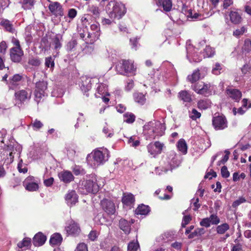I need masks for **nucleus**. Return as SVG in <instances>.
<instances>
[{
  "mask_svg": "<svg viewBox=\"0 0 251 251\" xmlns=\"http://www.w3.org/2000/svg\"><path fill=\"white\" fill-rule=\"evenodd\" d=\"M90 18H91V16L89 14H85L81 19L83 25H87L90 24L91 23L89 22Z\"/></svg>",
  "mask_w": 251,
  "mask_h": 251,
  "instance_id": "55",
  "label": "nucleus"
},
{
  "mask_svg": "<svg viewBox=\"0 0 251 251\" xmlns=\"http://www.w3.org/2000/svg\"><path fill=\"white\" fill-rule=\"evenodd\" d=\"M75 251H88L87 245L84 243H80L77 245Z\"/></svg>",
  "mask_w": 251,
  "mask_h": 251,
  "instance_id": "49",
  "label": "nucleus"
},
{
  "mask_svg": "<svg viewBox=\"0 0 251 251\" xmlns=\"http://www.w3.org/2000/svg\"><path fill=\"white\" fill-rule=\"evenodd\" d=\"M222 70V65L219 63H216L213 68L212 72L215 75H219L221 74V71Z\"/></svg>",
  "mask_w": 251,
  "mask_h": 251,
  "instance_id": "46",
  "label": "nucleus"
},
{
  "mask_svg": "<svg viewBox=\"0 0 251 251\" xmlns=\"http://www.w3.org/2000/svg\"><path fill=\"white\" fill-rule=\"evenodd\" d=\"M9 0H0V12L9 4Z\"/></svg>",
  "mask_w": 251,
  "mask_h": 251,
  "instance_id": "60",
  "label": "nucleus"
},
{
  "mask_svg": "<svg viewBox=\"0 0 251 251\" xmlns=\"http://www.w3.org/2000/svg\"><path fill=\"white\" fill-rule=\"evenodd\" d=\"M62 39V36L57 34L52 39V45L54 46V49L55 50H58L62 47L61 40Z\"/></svg>",
  "mask_w": 251,
  "mask_h": 251,
  "instance_id": "30",
  "label": "nucleus"
},
{
  "mask_svg": "<svg viewBox=\"0 0 251 251\" xmlns=\"http://www.w3.org/2000/svg\"><path fill=\"white\" fill-rule=\"evenodd\" d=\"M247 202V200L246 198L244 196H241L235 201H234L232 204V207L233 208H236L240 204Z\"/></svg>",
  "mask_w": 251,
  "mask_h": 251,
  "instance_id": "40",
  "label": "nucleus"
},
{
  "mask_svg": "<svg viewBox=\"0 0 251 251\" xmlns=\"http://www.w3.org/2000/svg\"><path fill=\"white\" fill-rule=\"evenodd\" d=\"M98 237V233L96 230H91L88 234L89 239L92 241H95Z\"/></svg>",
  "mask_w": 251,
  "mask_h": 251,
  "instance_id": "53",
  "label": "nucleus"
},
{
  "mask_svg": "<svg viewBox=\"0 0 251 251\" xmlns=\"http://www.w3.org/2000/svg\"><path fill=\"white\" fill-rule=\"evenodd\" d=\"M122 202L124 206L131 209L133 207L135 202V197L130 193H123Z\"/></svg>",
  "mask_w": 251,
  "mask_h": 251,
  "instance_id": "12",
  "label": "nucleus"
},
{
  "mask_svg": "<svg viewBox=\"0 0 251 251\" xmlns=\"http://www.w3.org/2000/svg\"><path fill=\"white\" fill-rule=\"evenodd\" d=\"M80 189L83 194L86 195L88 193L95 194L99 191V186L96 182L88 179L82 182Z\"/></svg>",
  "mask_w": 251,
  "mask_h": 251,
  "instance_id": "4",
  "label": "nucleus"
},
{
  "mask_svg": "<svg viewBox=\"0 0 251 251\" xmlns=\"http://www.w3.org/2000/svg\"><path fill=\"white\" fill-rule=\"evenodd\" d=\"M77 14V11L75 8H71L69 10L68 16L71 19H74Z\"/></svg>",
  "mask_w": 251,
  "mask_h": 251,
  "instance_id": "57",
  "label": "nucleus"
},
{
  "mask_svg": "<svg viewBox=\"0 0 251 251\" xmlns=\"http://www.w3.org/2000/svg\"><path fill=\"white\" fill-rule=\"evenodd\" d=\"M28 64L33 66L38 67L41 64V61L38 57L31 56L28 59Z\"/></svg>",
  "mask_w": 251,
  "mask_h": 251,
  "instance_id": "41",
  "label": "nucleus"
},
{
  "mask_svg": "<svg viewBox=\"0 0 251 251\" xmlns=\"http://www.w3.org/2000/svg\"><path fill=\"white\" fill-rule=\"evenodd\" d=\"M246 30V28L244 26H242L240 28H238L234 30L233 32V35L236 37H239L243 35Z\"/></svg>",
  "mask_w": 251,
  "mask_h": 251,
  "instance_id": "48",
  "label": "nucleus"
},
{
  "mask_svg": "<svg viewBox=\"0 0 251 251\" xmlns=\"http://www.w3.org/2000/svg\"><path fill=\"white\" fill-rule=\"evenodd\" d=\"M133 98L135 101L140 105H143L146 101L145 95L141 93H135L133 94Z\"/></svg>",
  "mask_w": 251,
  "mask_h": 251,
  "instance_id": "27",
  "label": "nucleus"
},
{
  "mask_svg": "<svg viewBox=\"0 0 251 251\" xmlns=\"http://www.w3.org/2000/svg\"><path fill=\"white\" fill-rule=\"evenodd\" d=\"M87 11L92 14L95 19H96L100 18V10L98 5L89 3L88 5Z\"/></svg>",
  "mask_w": 251,
  "mask_h": 251,
  "instance_id": "20",
  "label": "nucleus"
},
{
  "mask_svg": "<svg viewBox=\"0 0 251 251\" xmlns=\"http://www.w3.org/2000/svg\"><path fill=\"white\" fill-rule=\"evenodd\" d=\"M157 4L161 5L166 12L170 11L172 7V0H158Z\"/></svg>",
  "mask_w": 251,
  "mask_h": 251,
  "instance_id": "26",
  "label": "nucleus"
},
{
  "mask_svg": "<svg viewBox=\"0 0 251 251\" xmlns=\"http://www.w3.org/2000/svg\"><path fill=\"white\" fill-rule=\"evenodd\" d=\"M124 122L128 124H132L135 120V116L130 112H126L123 115Z\"/></svg>",
  "mask_w": 251,
  "mask_h": 251,
  "instance_id": "34",
  "label": "nucleus"
},
{
  "mask_svg": "<svg viewBox=\"0 0 251 251\" xmlns=\"http://www.w3.org/2000/svg\"><path fill=\"white\" fill-rule=\"evenodd\" d=\"M39 182V181L37 179V178H36L35 177L32 176H27L25 180L23 181V182Z\"/></svg>",
  "mask_w": 251,
  "mask_h": 251,
  "instance_id": "61",
  "label": "nucleus"
},
{
  "mask_svg": "<svg viewBox=\"0 0 251 251\" xmlns=\"http://www.w3.org/2000/svg\"><path fill=\"white\" fill-rule=\"evenodd\" d=\"M63 240L62 235L59 233H53L50 239V243L52 246H59Z\"/></svg>",
  "mask_w": 251,
  "mask_h": 251,
  "instance_id": "22",
  "label": "nucleus"
},
{
  "mask_svg": "<svg viewBox=\"0 0 251 251\" xmlns=\"http://www.w3.org/2000/svg\"><path fill=\"white\" fill-rule=\"evenodd\" d=\"M151 211V208L149 205L144 204L138 205L134 211L135 215L146 216L149 214Z\"/></svg>",
  "mask_w": 251,
  "mask_h": 251,
  "instance_id": "18",
  "label": "nucleus"
},
{
  "mask_svg": "<svg viewBox=\"0 0 251 251\" xmlns=\"http://www.w3.org/2000/svg\"><path fill=\"white\" fill-rule=\"evenodd\" d=\"M45 66L48 68L50 67V66L51 67H53L54 66V62L51 57L50 56L46 58Z\"/></svg>",
  "mask_w": 251,
  "mask_h": 251,
  "instance_id": "56",
  "label": "nucleus"
},
{
  "mask_svg": "<svg viewBox=\"0 0 251 251\" xmlns=\"http://www.w3.org/2000/svg\"><path fill=\"white\" fill-rule=\"evenodd\" d=\"M229 225L225 223L216 227V231L218 234H224L229 229Z\"/></svg>",
  "mask_w": 251,
  "mask_h": 251,
  "instance_id": "32",
  "label": "nucleus"
},
{
  "mask_svg": "<svg viewBox=\"0 0 251 251\" xmlns=\"http://www.w3.org/2000/svg\"><path fill=\"white\" fill-rule=\"evenodd\" d=\"M48 7L52 14L56 17L63 16V9L59 2H50Z\"/></svg>",
  "mask_w": 251,
  "mask_h": 251,
  "instance_id": "13",
  "label": "nucleus"
},
{
  "mask_svg": "<svg viewBox=\"0 0 251 251\" xmlns=\"http://www.w3.org/2000/svg\"><path fill=\"white\" fill-rule=\"evenodd\" d=\"M176 147L178 150L183 154L187 153L188 147L185 140L184 139H180L177 143Z\"/></svg>",
  "mask_w": 251,
  "mask_h": 251,
  "instance_id": "24",
  "label": "nucleus"
},
{
  "mask_svg": "<svg viewBox=\"0 0 251 251\" xmlns=\"http://www.w3.org/2000/svg\"><path fill=\"white\" fill-rule=\"evenodd\" d=\"M242 50L243 52H245L246 53H249L251 51V39L249 38L245 39Z\"/></svg>",
  "mask_w": 251,
  "mask_h": 251,
  "instance_id": "36",
  "label": "nucleus"
},
{
  "mask_svg": "<svg viewBox=\"0 0 251 251\" xmlns=\"http://www.w3.org/2000/svg\"><path fill=\"white\" fill-rule=\"evenodd\" d=\"M65 200L71 205H75L78 201V196L75 190L68 192L66 195Z\"/></svg>",
  "mask_w": 251,
  "mask_h": 251,
  "instance_id": "19",
  "label": "nucleus"
},
{
  "mask_svg": "<svg viewBox=\"0 0 251 251\" xmlns=\"http://www.w3.org/2000/svg\"><path fill=\"white\" fill-rule=\"evenodd\" d=\"M163 147V144L159 141H156L154 143H151L147 146V149L149 153L155 157L157 155L160 154Z\"/></svg>",
  "mask_w": 251,
  "mask_h": 251,
  "instance_id": "9",
  "label": "nucleus"
},
{
  "mask_svg": "<svg viewBox=\"0 0 251 251\" xmlns=\"http://www.w3.org/2000/svg\"><path fill=\"white\" fill-rule=\"evenodd\" d=\"M77 42L75 39H72L67 44L66 49L69 51L73 50L76 46Z\"/></svg>",
  "mask_w": 251,
  "mask_h": 251,
  "instance_id": "44",
  "label": "nucleus"
},
{
  "mask_svg": "<svg viewBox=\"0 0 251 251\" xmlns=\"http://www.w3.org/2000/svg\"><path fill=\"white\" fill-rule=\"evenodd\" d=\"M53 182H54V178L53 177H51L48 179H45L44 181V184L46 186L50 187L52 185Z\"/></svg>",
  "mask_w": 251,
  "mask_h": 251,
  "instance_id": "63",
  "label": "nucleus"
},
{
  "mask_svg": "<svg viewBox=\"0 0 251 251\" xmlns=\"http://www.w3.org/2000/svg\"><path fill=\"white\" fill-rule=\"evenodd\" d=\"M15 99L21 103H24L26 100L30 99L31 95L25 90H21L15 93Z\"/></svg>",
  "mask_w": 251,
  "mask_h": 251,
  "instance_id": "16",
  "label": "nucleus"
},
{
  "mask_svg": "<svg viewBox=\"0 0 251 251\" xmlns=\"http://www.w3.org/2000/svg\"><path fill=\"white\" fill-rule=\"evenodd\" d=\"M7 48V46L5 41H3L0 43V53L4 54Z\"/></svg>",
  "mask_w": 251,
  "mask_h": 251,
  "instance_id": "58",
  "label": "nucleus"
},
{
  "mask_svg": "<svg viewBox=\"0 0 251 251\" xmlns=\"http://www.w3.org/2000/svg\"><path fill=\"white\" fill-rule=\"evenodd\" d=\"M80 89L82 92L83 93L84 95L88 98L89 96V91L91 89V84L89 83L84 84L83 83L81 85Z\"/></svg>",
  "mask_w": 251,
  "mask_h": 251,
  "instance_id": "38",
  "label": "nucleus"
},
{
  "mask_svg": "<svg viewBox=\"0 0 251 251\" xmlns=\"http://www.w3.org/2000/svg\"><path fill=\"white\" fill-rule=\"evenodd\" d=\"M65 230L68 235L77 236L81 232V228L79 224L74 220L69 221L65 227Z\"/></svg>",
  "mask_w": 251,
  "mask_h": 251,
  "instance_id": "7",
  "label": "nucleus"
},
{
  "mask_svg": "<svg viewBox=\"0 0 251 251\" xmlns=\"http://www.w3.org/2000/svg\"><path fill=\"white\" fill-rule=\"evenodd\" d=\"M117 72L122 75H135L136 68L134 67L133 62L131 60H122L116 66Z\"/></svg>",
  "mask_w": 251,
  "mask_h": 251,
  "instance_id": "3",
  "label": "nucleus"
},
{
  "mask_svg": "<svg viewBox=\"0 0 251 251\" xmlns=\"http://www.w3.org/2000/svg\"><path fill=\"white\" fill-rule=\"evenodd\" d=\"M58 176L61 181L66 184L70 183L75 179L72 173L68 170H63L59 172Z\"/></svg>",
  "mask_w": 251,
  "mask_h": 251,
  "instance_id": "14",
  "label": "nucleus"
},
{
  "mask_svg": "<svg viewBox=\"0 0 251 251\" xmlns=\"http://www.w3.org/2000/svg\"><path fill=\"white\" fill-rule=\"evenodd\" d=\"M200 224L201 226H204L205 227H209L211 225L209 218L202 219L200 222Z\"/></svg>",
  "mask_w": 251,
  "mask_h": 251,
  "instance_id": "54",
  "label": "nucleus"
},
{
  "mask_svg": "<svg viewBox=\"0 0 251 251\" xmlns=\"http://www.w3.org/2000/svg\"><path fill=\"white\" fill-rule=\"evenodd\" d=\"M23 6L26 8H31L34 4V0H23Z\"/></svg>",
  "mask_w": 251,
  "mask_h": 251,
  "instance_id": "52",
  "label": "nucleus"
},
{
  "mask_svg": "<svg viewBox=\"0 0 251 251\" xmlns=\"http://www.w3.org/2000/svg\"><path fill=\"white\" fill-rule=\"evenodd\" d=\"M102 209L108 215L114 214L116 212L115 205L114 202L108 199H104L100 201Z\"/></svg>",
  "mask_w": 251,
  "mask_h": 251,
  "instance_id": "10",
  "label": "nucleus"
},
{
  "mask_svg": "<svg viewBox=\"0 0 251 251\" xmlns=\"http://www.w3.org/2000/svg\"><path fill=\"white\" fill-rule=\"evenodd\" d=\"M92 153L94 161L98 165L103 164L108 160V154L107 151L103 152L98 150L94 151Z\"/></svg>",
  "mask_w": 251,
  "mask_h": 251,
  "instance_id": "8",
  "label": "nucleus"
},
{
  "mask_svg": "<svg viewBox=\"0 0 251 251\" xmlns=\"http://www.w3.org/2000/svg\"><path fill=\"white\" fill-rule=\"evenodd\" d=\"M242 106L245 108H251V102H249L248 100L247 99H243L242 100Z\"/></svg>",
  "mask_w": 251,
  "mask_h": 251,
  "instance_id": "64",
  "label": "nucleus"
},
{
  "mask_svg": "<svg viewBox=\"0 0 251 251\" xmlns=\"http://www.w3.org/2000/svg\"><path fill=\"white\" fill-rule=\"evenodd\" d=\"M39 182H23V186L26 190L29 192L37 191L39 189Z\"/></svg>",
  "mask_w": 251,
  "mask_h": 251,
  "instance_id": "23",
  "label": "nucleus"
},
{
  "mask_svg": "<svg viewBox=\"0 0 251 251\" xmlns=\"http://www.w3.org/2000/svg\"><path fill=\"white\" fill-rule=\"evenodd\" d=\"M0 25L2 26L5 29L9 32L13 33L14 29L13 27L12 24L7 19H2L0 22Z\"/></svg>",
  "mask_w": 251,
  "mask_h": 251,
  "instance_id": "29",
  "label": "nucleus"
},
{
  "mask_svg": "<svg viewBox=\"0 0 251 251\" xmlns=\"http://www.w3.org/2000/svg\"><path fill=\"white\" fill-rule=\"evenodd\" d=\"M178 97L184 102H190L192 101L191 95L186 90L181 91L178 94Z\"/></svg>",
  "mask_w": 251,
  "mask_h": 251,
  "instance_id": "31",
  "label": "nucleus"
},
{
  "mask_svg": "<svg viewBox=\"0 0 251 251\" xmlns=\"http://www.w3.org/2000/svg\"><path fill=\"white\" fill-rule=\"evenodd\" d=\"M210 88V85L209 84L203 83L201 89H199V94L205 95L207 93L209 88Z\"/></svg>",
  "mask_w": 251,
  "mask_h": 251,
  "instance_id": "47",
  "label": "nucleus"
},
{
  "mask_svg": "<svg viewBox=\"0 0 251 251\" xmlns=\"http://www.w3.org/2000/svg\"><path fill=\"white\" fill-rule=\"evenodd\" d=\"M47 240L46 236L41 232L36 234L33 238V244L35 247L42 246Z\"/></svg>",
  "mask_w": 251,
  "mask_h": 251,
  "instance_id": "17",
  "label": "nucleus"
},
{
  "mask_svg": "<svg viewBox=\"0 0 251 251\" xmlns=\"http://www.w3.org/2000/svg\"><path fill=\"white\" fill-rule=\"evenodd\" d=\"M201 116V113L198 112L196 109L193 108L192 110V115L190 116V117L193 120H196L197 119L200 118Z\"/></svg>",
  "mask_w": 251,
  "mask_h": 251,
  "instance_id": "51",
  "label": "nucleus"
},
{
  "mask_svg": "<svg viewBox=\"0 0 251 251\" xmlns=\"http://www.w3.org/2000/svg\"><path fill=\"white\" fill-rule=\"evenodd\" d=\"M211 102L208 100H201L198 102V107L201 109H206L210 106Z\"/></svg>",
  "mask_w": 251,
  "mask_h": 251,
  "instance_id": "35",
  "label": "nucleus"
},
{
  "mask_svg": "<svg viewBox=\"0 0 251 251\" xmlns=\"http://www.w3.org/2000/svg\"><path fill=\"white\" fill-rule=\"evenodd\" d=\"M107 7L108 8V15L113 20L120 19L126 12V8L123 4L114 1H110Z\"/></svg>",
  "mask_w": 251,
  "mask_h": 251,
  "instance_id": "1",
  "label": "nucleus"
},
{
  "mask_svg": "<svg viewBox=\"0 0 251 251\" xmlns=\"http://www.w3.org/2000/svg\"><path fill=\"white\" fill-rule=\"evenodd\" d=\"M48 83L44 81H39L36 83L34 91L35 100L38 103L43 97L45 96V91L47 89Z\"/></svg>",
  "mask_w": 251,
  "mask_h": 251,
  "instance_id": "6",
  "label": "nucleus"
},
{
  "mask_svg": "<svg viewBox=\"0 0 251 251\" xmlns=\"http://www.w3.org/2000/svg\"><path fill=\"white\" fill-rule=\"evenodd\" d=\"M201 74L199 70H195L187 77V80L191 83H194L198 81L200 78Z\"/></svg>",
  "mask_w": 251,
  "mask_h": 251,
  "instance_id": "28",
  "label": "nucleus"
},
{
  "mask_svg": "<svg viewBox=\"0 0 251 251\" xmlns=\"http://www.w3.org/2000/svg\"><path fill=\"white\" fill-rule=\"evenodd\" d=\"M221 173L222 176L225 178L228 177L230 176L229 172L228 171L227 168L226 166H224L222 167Z\"/></svg>",
  "mask_w": 251,
  "mask_h": 251,
  "instance_id": "50",
  "label": "nucleus"
},
{
  "mask_svg": "<svg viewBox=\"0 0 251 251\" xmlns=\"http://www.w3.org/2000/svg\"><path fill=\"white\" fill-rule=\"evenodd\" d=\"M239 11L238 9L233 8H231L228 12L229 20L233 25H239L242 21V15Z\"/></svg>",
  "mask_w": 251,
  "mask_h": 251,
  "instance_id": "11",
  "label": "nucleus"
},
{
  "mask_svg": "<svg viewBox=\"0 0 251 251\" xmlns=\"http://www.w3.org/2000/svg\"><path fill=\"white\" fill-rule=\"evenodd\" d=\"M139 244L138 242L131 241L127 246V251H137L139 248Z\"/></svg>",
  "mask_w": 251,
  "mask_h": 251,
  "instance_id": "43",
  "label": "nucleus"
},
{
  "mask_svg": "<svg viewBox=\"0 0 251 251\" xmlns=\"http://www.w3.org/2000/svg\"><path fill=\"white\" fill-rule=\"evenodd\" d=\"M12 43L14 47L10 50V58L13 62L19 63L21 61L24 55V51L18 39L13 37L12 39Z\"/></svg>",
  "mask_w": 251,
  "mask_h": 251,
  "instance_id": "2",
  "label": "nucleus"
},
{
  "mask_svg": "<svg viewBox=\"0 0 251 251\" xmlns=\"http://www.w3.org/2000/svg\"><path fill=\"white\" fill-rule=\"evenodd\" d=\"M208 218L212 225H217L220 222V219L216 214H211Z\"/></svg>",
  "mask_w": 251,
  "mask_h": 251,
  "instance_id": "45",
  "label": "nucleus"
},
{
  "mask_svg": "<svg viewBox=\"0 0 251 251\" xmlns=\"http://www.w3.org/2000/svg\"><path fill=\"white\" fill-rule=\"evenodd\" d=\"M206 231L203 227H199L196 228L194 231L192 232L188 236V239H193L195 237H201L205 233Z\"/></svg>",
  "mask_w": 251,
  "mask_h": 251,
  "instance_id": "25",
  "label": "nucleus"
},
{
  "mask_svg": "<svg viewBox=\"0 0 251 251\" xmlns=\"http://www.w3.org/2000/svg\"><path fill=\"white\" fill-rule=\"evenodd\" d=\"M31 126H32L34 130H39L43 127L44 125L38 119H35L33 122L31 123Z\"/></svg>",
  "mask_w": 251,
  "mask_h": 251,
  "instance_id": "42",
  "label": "nucleus"
},
{
  "mask_svg": "<svg viewBox=\"0 0 251 251\" xmlns=\"http://www.w3.org/2000/svg\"><path fill=\"white\" fill-rule=\"evenodd\" d=\"M233 3V0H224L223 2V7L224 9H227L230 5Z\"/></svg>",
  "mask_w": 251,
  "mask_h": 251,
  "instance_id": "62",
  "label": "nucleus"
},
{
  "mask_svg": "<svg viewBox=\"0 0 251 251\" xmlns=\"http://www.w3.org/2000/svg\"><path fill=\"white\" fill-rule=\"evenodd\" d=\"M212 126L216 130H224L228 127V122L223 115L213 116L212 120Z\"/></svg>",
  "mask_w": 251,
  "mask_h": 251,
  "instance_id": "5",
  "label": "nucleus"
},
{
  "mask_svg": "<svg viewBox=\"0 0 251 251\" xmlns=\"http://www.w3.org/2000/svg\"><path fill=\"white\" fill-rule=\"evenodd\" d=\"M31 245V240L30 238L25 237L23 239L22 242L18 244V247L20 248L23 247H28Z\"/></svg>",
  "mask_w": 251,
  "mask_h": 251,
  "instance_id": "39",
  "label": "nucleus"
},
{
  "mask_svg": "<svg viewBox=\"0 0 251 251\" xmlns=\"http://www.w3.org/2000/svg\"><path fill=\"white\" fill-rule=\"evenodd\" d=\"M91 30L93 31V33L95 34V36L99 37L100 35V26L98 22H95L90 25Z\"/></svg>",
  "mask_w": 251,
  "mask_h": 251,
  "instance_id": "37",
  "label": "nucleus"
},
{
  "mask_svg": "<svg viewBox=\"0 0 251 251\" xmlns=\"http://www.w3.org/2000/svg\"><path fill=\"white\" fill-rule=\"evenodd\" d=\"M226 93L230 98L236 102H239L242 96L241 92L236 89L227 88Z\"/></svg>",
  "mask_w": 251,
  "mask_h": 251,
  "instance_id": "15",
  "label": "nucleus"
},
{
  "mask_svg": "<svg viewBox=\"0 0 251 251\" xmlns=\"http://www.w3.org/2000/svg\"><path fill=\"white\" fill-rule=\"evenodd\" d=\"M203 82L197 83L193 85H192V89L199 94V89H201L202 86Z\"/></svg>",
  "mask_w": 251,
  "mask_h": 251,
  "instance_id": "59",
  "label": "nucleus"
},
{
  "mask_svg": "<svg viewBox=\"0 0 251 251\" xmlns=\"http://www.w3.org/2000/svg\"><path fill=\"white\" fill-rule=\"evenodd\" d=\"M23 78V76L20 74H15L9 79V84L13 86H16Z\"/></svg>",
  "mask_w": 251,
  "mask_h": 251,
  "instance_id": "33",
  "label": "nucleus"
},
{
  "mask_svg": "<svg viewBox=\"0 0 251 251\" xmlns=\"http://www.w3.org/2000/svg\"><path fill=\"white\" fill-rule=\"evenodd\" d=\"M119 227L125 234H128L131 230L130 223L125 219H121L119 222Z\"/></svg>",
  "mask_w": 251,
  "mask_h": 251,
  "instance_id": "21",
  "label": "nucleus"
}]
</instances>
